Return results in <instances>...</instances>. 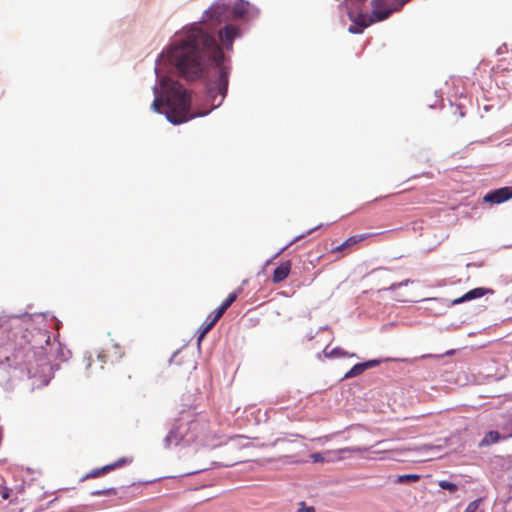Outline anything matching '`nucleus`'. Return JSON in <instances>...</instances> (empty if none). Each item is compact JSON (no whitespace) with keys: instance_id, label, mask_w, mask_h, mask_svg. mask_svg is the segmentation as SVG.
I'll return each instance as SVG.
<instances>
[{"instance_id":"35","label":"nucleus","mask_w":512,"mask_h":512,"mask_svg":"<svg viewBox=\"0 0 512 512\" xmlns=\"http://www.w3.org/2000/svg\"><path fill=\"white\" fill-rule=\"evenodd\" d=\"M304 512H316L315 508L313 506H309L304 509Z\"/></svg>"},{"instance_id":"19","label":"nucleus","mask_w":512,"mask_h":512,"mask_svg":"<svg viewBox=\"0 0 512 512\" xmlns=\"http://www.w3.org/2000/svg\"><path fill=\"white\" fill-rule=\"evenodd\" d=\"M420 479V475L418 474H405L397 477L396 482L399 484L407 483V482H417Z\"/></svg>"},{"instance_id":"4","label":"nucleus","mask_w":512,"mask_h":512,"mask_svg":"<svg viewBox=\"0 0 512 512\" xmlns=\"http://www.w3.org/2000/svg\"><path fill=\"white\" fill-rule=\"evenodd\" d=\"M372 5H373L374 9H373L372 14H371L370 18L368 19V21H365V20H361V21L357 20L356 21V24L361 26V28H365V27L369 26L370 24H372L373 22L385 20L391 14L390 9H385V10L379 9V7L382 5V0H372Z\"/></svg>"},{"instance_id":"9","label":"nucleus","mask_w":512,"mask_h":512,"mask_svg":"<svg viewBox=\"0 0 512 512\" xmlns=\"http://www.w3.org/2000/svg\"><path fill=\"white\" fill-rule=\"evenodd\" d=\"M229 6L224 3H215L207 11V17L217 22H221L227 18Z\"/></svg>"},{"instance_id":"31","label":"nucleus","mask_w":512,"mask_h":512,"mask_svg":"<svg viewBox=\"0 0 512 512\" xmlns=\"http://www.w3.org/2000/svg\"><path fill=\"white\" fill-rule=\"evenodd\" d=\"M10 489L7 487H0V495L4 500H7L10 497Z\"/></svg>"},{"instance_id":"23","label":"nucleus","mask_w":512,"mask_h":512,"mask_svg":"<svg viewBox=\"0 0 512 512\" xmlns=\"http://www.w3.org/2000/svg\"><path fill=\"white\" fill-rule=\"evenodd\" d=\"M228 309V307H226L225 305L221 304L217 309H215L210 315L209 317L215 322L217 323L219 321V319L223 316V314L226 312V310Z\"/></svg>"},{"instance_id":"14","label":"nucleus","mask_w":512,"mask_h":512,"mask_svg":"<svg viewBox=\"0 0 512 512\" xmlns=\"http://www.w3.org/2000/svg\"><path fill=\"white\" fill-rule=\"evenodd\" d=\"M378 364V361L371 360L365 363L355 364L346 374L344 378H353L362 374L366 369L372 368Z\"/></svg>"},{"instance_id":"32","label":"nucleus","mask_w":512,"mask_h":512,"mask_svg":"<svg viewBox=\"0 0 512 512\" xmlns=\"http://www.w3.org/2000/svg\"><path fill=\"white\" fill-rule=\"evenodd\" d=\"M409 282H410V280H408V279H407V280H405V281H403V282H400V283H393V284L389 287V289L394 290V289H396L397 287H400V286H403V285H407Z\"/></svg>"},{"instance_id":"8","label":"nucleus","mask_w":512,"mask_h":512,"mask_svg":"<svg viewBox=\"0 0 512 512\" xmlns=\"http://www.w3.org/2000/svg\"><path fill=\"white\" fill-rule=\"evenodd\" d=\"M185 437H186V434L184 431V427H183V425H179V426L173 428L172 430H170V432L165 437V440H164L165 447L169 448L173 445L177 446L181 443L185 444Z\"/></svg>"},{"instance_id":"10","label":"nucleus","mask_w":512,"mask_h":512,"mask_svg":"<svg viewBox=\"0 0 512 512\" xmlns=\"http://www.w3.org/2000/svg\"><path fill=\"white\" fill-rule=\"evenodd\" d=\"M130 462L129 459L123 457V458H120L119 460H117L116 462L112 463V464H108V465H105L103 466L102 468H96V469H93L92 471H90L86 476L85 478H96V477H99L105 473H108L116 468H119L121 466H123L124 464Z\"/></svg>"},{"instance_id":"28","label":"nucleus","mask_w":512,"mask_h":512,"mask_svg":"<svg viewBox=\"0 0 512 512\" xmlns=\"http://www.w3.org/2000/svg\"><path fill=\"white\" fill-rule=\"evenodd\" d=\"M239 292H240V289L238 291H234V292L230 293L228 295V297L222 302V304L229 308L233 304V302L237 299Z\"/></svg>"},{"instance_id":"30","label":"nucleus","mask_w":512,"mask_h":512,"mask_svg":"<svg viewBox=\"0 0 512 512\" xmlns=\"http://www.w3.org/2000/svg\"><path fill=\"white\" fill-rule=\"evenodd\" d=\"M310 458L314 463H319V462L325 461V458L323 457V455L321 453H312L310 455Z\"/></svg>"},{"instance_id":"1","label":"nucleus","mask_w":512,"mask_h":512,"mask_svg":"<svg viewBox=\"0 0 512 512\" xmlns=\"http://www.w3.org/2000/svg\"><path fill=\"white\" fill-rule=\"evenodd\" d=\"M168 60L188 80L202 76L208 58L218 69V91L225 97L228 89V68L225 56L213 35L197 25L183 31L167 51Z\"/></svg>"},{"instance_id":"12","label":"nucleus","mask_w":512,"mask_h":512,"mask_svg":"<svg viewBox=\"0 0 512 512\" xmlns=\"http://www.w3.org/2000/svg\"><path fill=\"white\" fill-rule=\"evenodd\" d=\"M292 267L291 261L287 260L282 262L275 270L272 276V281L274 283H280L284 281L290 274Z\"/></svg>"},{"instance_id":"7","label":"nucleus","mask_w":512,"mask_h":512,"mask_svg":"<svg viewBox=\"0 0 512 512\" xmlns=\"http://www.w3.org/2000/svg\"><path fill=\"white\" fill-rule=\"evenodd\" d=\"M240 35L239 29L234 25H226L223 30H220L219 37L223 46L230 50L233 46V41Z\"/></svg>"},{"instance_id":"3","label":"nucleus","mask_w":512,"mask_h":512,"mask_svg":"<svg viewBox=\"0 0 512 512\" xmlns=\"http://www.w3.org/2000/svg\"><path fill=\"white\" fill-rule=\"evenodd\" d=\"M183 427L186 434V445L204 440L210 432L209 422L204 417L191 420L183 425Z\"/></svg>"},{"instance_id":"22","label":"nucleus","mask_w":512,"mask_h":512,"mask_svg":"<svg viewBox=\"0 0 512 512\" xmlns=\"http://www.w3.org/2000/svg\"><path fill=\"white\" fill-rule=\"evenodd\" d=\"M228 309V307H226L225 305L221 304L217 309H215L210 315L209 317L215 322L217 323L219 321V319L223 316V314L226 312V310Z\"/></svg>"},{"instance_id":"5","label":"nucleus","mask_w":512,"mask_h":512,"mask_svg":"<svg viewBox=\"0 0 512 512\" xmlns=\"http://www.w3.org/2000/svg\"><path fill=\"white\" fill-rule=\"evenodd\" d=\"M512 198V186L495 189L484 196V201L500 204Z\"/></svg>"},{"instance_id":"21","label":"nucleus","mask_w":512,"mask_h":512,"mask_svg":"<svg viewBox=\"0 0 512 512\" xmlns=\"http://www.w3.org/2000/svg\"><path fill=\"white\" fill-rule=\"evenodd\" d=\"M228 309V307H226L225 305L221 304L217 309H215L210 315L209 317L215 322L217 323L219 321V319L223 316V314L226 312V310Z\"/></svg>"},{"instance_id":"27","label":"nucleus","mask_w":512,"mask_h":512,"mask_svg":"<svg viewBox=\"0 0 512 512\" xmlns=\"http://www.w3.org/2000/svg\"><path fill=\"white\" fill-rule=\"evenodd\" d=\"M439 487H441L444 490H448L450 492H455L458 489V486L452 482L441 480L438 483Z\"/></svg>"},{"instance_id":"15","label":"nucleus","mask_w":512,"mask_h":512,"mask_svg":"<svg viewBox=\"0 0 512 512\" xmlns=\"http://www.w3.org/2000/svg\"><path fill=\"white\" fill-rule=\"evenodd\" d=\"M487 292H489V290L482 288V287L474 288V289L468 291L467 293H465L462 297L455 299L453 302L455 304H459L464 301H469L472 299L480 298V297L484 296Z\"/></svg>"},{"instance_id":"26","label":"nucleus","mask_w":512,"mask_h":512,"mask_svg":"<svg viewBox=\"0 0 512 512\" xmlns=\"http://www.w3.org/2000/svg\"><path fill=\"white\" fill-rule=\"evenodd\" d=\"M233 16L234 18H241L247 13V8L244 3H238L233 8Z\"/></svg>"},{"instance_id":"18","label":"nucleus","mask_w":512,"mask_h":512,"mask_svg":"<svg viewBox=\"0 0 512 512\" xmlns=\"http://www.w3.org/2000/svg\"><path fill=\"white\" fill-rule=\"evenodd\" d=\"M215 322L208 316L199 329L198 342L215 326Z\"/></svg>"},{"instance_id":"17","label":"nucleus","mask_w":512,"mask_h":512,"mask_svg":"<svg viewBox=\"0 0 512 512\" xmlns=\"http://www.w3.org/2000/svg\"><path fill=\"white\" fill-rule=\"evenodd\" d=\"M323 354L326 358H333V357H345V356H350V357H353L355 356V354H348L346 351H344L342 348L340 347H336V348H333L331 350L328 349V347H326L324 350H323Z\"/></svg>"},{"instance_id":"16","label":"nucleus","mask_w":512,"mask_h":512,"mask_svg":"<svg viewBox=\"0 0 512 512\" xmlns=\"http://www.w3.org/2000/svg\"><path fill=\"white\" fill-rule=\"evenodd\" d=\"M501 435L497 431H489L485 434L483 439L479 442V447H486L491 444L497 443L501 439Z\"/></svg>"},{"instance_id":"13","label":"nucleus","mask_w":512,"mask_h":512,"mask_svg":"<svg viewBox=\"0 0 512 512\" xmlns=\"http://www.w3.org/2000/svg\"><path fill=\"white\" fill-rule=\"evenodd\" d=\"M366 448L361 447H345L337 450H329L325 454L327 455H333V459L341 460L345 458V454H360L362 452H366Z\"/></svg>"},{"instance_id":"20","label":"nucleus","mask_w":512,"mask_h":512,"mask_svg":"<svg viewBox=\"0 0 512 512\" xmlns=\"http://www.w3.org/2000/svg\"><path fill=\"white\" fill-rule=\"evenodd\" d=\"M228 309V307H226L225 305L221 304L217 309H215L210 315L209 317L215 322L217 323L219 321V319L223 316V314L226 312V310Z\"/></svg>"},{"instance_id":"25","label":"nucleus","mask_w":512,"mask_h":512,"mask_svg":"<svg viewBox=\"0 0 512 512\" xmlns=\"http://www.w3.org/2000/svg\"><path fill=\"white\" fill-rule=\"evenodd\" d=\"M228 309V307H226L225 305L221 304L217 309H215L210 315L209 317L215 322L217 323L219 321V319L223 316V314L226 312V310Z\"/></svg>"},{"instance_id":"33","label":"nucleus","mask_w":512,"mask_h":512,"mask_svg":"<svg viewBox=\"0 0 512 512\" xmlns=\"http://www.w3.org/2000/svg\"><path fill=\"white\" fill-rule=\"evenodd\" d=\"M349 32L356 34V33H360L361 29H358L355 26H350L349 27Z\"/></svg>"},{"instance_id":"6","label":"nucleus","mask_w":512,"mask_h":512,"mask_svg":"<svg viewBox=\"0 0 512 512\" xmlns=\"http://www.w3.org/2000/svg\"><path fill=\"white\" fill-rule=\"evenodd\" d=\"M123 354L124 352L122 351V348L119 345L111 344L98 354V359L102 364L107 362L112 363L115 359L121 358ZM101 368H103V365H101Z\"/></svg>"},{"instance_id":"11","label":"nucleus","mask_w":512,"mask_h":512,"mask_svg":"<svg viewBox=\"0 0 512 512\" xmlns=\"http://www.w3.org/2000/svg\"><path fill=\"white\" fill-rule=\"evenodd\" d=\"M369 236H370V234L353 235V236L349 237L347 240H345L342 244L334 247L331 250V252L332 253H339V252L347 251L348 249H350L351 247L355 246L359 242L365 240Z\"/></svg>"},{"instance_id":"34","label":"nucleus","mask_w":512,"mask_h":512,"mask_svg":"<svg viewBox=\"0 0 512 512\" xmlns=\"http://www.w3.org/2000/svg\"><path fill=\"white\" fill-rule=\"evenodd\" d=\"M305 508H307V507L305 506V502H301V503H300V508L297 510V512H304V509H305Z\"/></svg>"},{"instance_id":"29","label":"nucleus","mask_w":512,"mask_h":512,"mask_svg":"<svg viewBox=\"0 0 512 512\" xmlns=\"http://www.w3.org/2000/svg\"><path fill=\"white\" fill-rule=\"evenodd\" d=\"M482 502V498H478L472 502H470L464 512H476Z\"/></svg>"},{"instance_id":"24","label":"nucleus","mask_w":512,"mask_h":512,"mask_svg":"<svg viewBox=\"0 0 512 512\" xmlns=\"http://www.w3.org/2000/svg\"><path fill=\"white\" fill-rule=\"evenodd\" d=\"M228 309V307H226L225 305L221 304L217 309H215L210 315L209 317L215 322L217 323L219 321V319L223 316V314L226 312V310Z\"/></svg>"},{"instance_id":"2","label":"nucleus","mask_w":512,"mask_h":512,"mask_svg":"<svg viewBox=\"0 0 512 512\" xmlns=\"http://www.w3.org/2000/svg\"><path fill=\"white\" fill-rule=\"evenodd\" d=\"M162 88L165 91V99L156 97L151 104V109L155 112H162L169 122L174 125L185 123L194 117L204 116L206 113L193 114L191 108V94L182 87L181 84L167 79L162 80Z\"/></svg>"},{"instance_id":"36","label":"nucleus","mask_w":512,"mask_h":512,"mask_svg":"<svg viewBox=\"0 0 512 512\" xmlns=\"http://www.w3.org/2000/svg\"><path fill=\"white\" fill-rule=\"evenodd\" d=\"M386 197H387V196H380V197H377V198H375L374 200H372V201H371V203H372V202H377V201H379V200H381V199H385Z\"/></svg>"}]
</instances>
